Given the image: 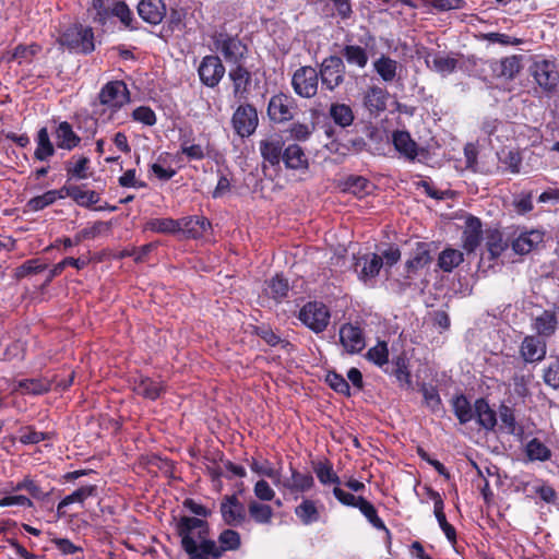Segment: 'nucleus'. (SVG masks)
Listing matches in <instances>:
<instances>
[{"mask_svg": "<svg viewBox=\"0 0 559 559\" xmlns=\"http://www.w3.org/2000/svg\"><path fill=\"white\" fill-rule=\"evenodd\" d=\"M191 526L186 532L188 537L194 538L198 544V550L204 555L212 556L213 559H218L227 550H236L240 547V535L234 530H224L218 536V543L209 539V524L206 521L192 518L182 516L176 524V532L181 538V530Z\"/></svg>", "mask_w": 559, "mask_h": 559, "instance_id": "1", "label": "nucleus"}, {"mask_svg": "<svg viewBox=\"0 0 559 559\" xmlns=\"http://www.w3.org/2000/svg\"><path fill=\"white\" fill-rule=\"evenodd\" d=\"M59 44L75 53L88 55L95 49L94 32L90 26L73 24L58 39Z\"/></svg>", "mask_w": 559, "mask_h": 559, "instance_id": "2", "label": "nucleus"}, {"mask_svg": "<svg viewBox=\"0 0 559 559\" xmlns=\"http://www.w3.org/2000/svg\"><path fill=\"white\" fill-rule=\"evenodd\" d=\"M214 50L219 52L227 63L240 64L248 55V46L237 35L227 32H214L211 35Z\"/></svg>", "mask_w": 559, "mask_h": 559, "instance_id": "3", "label": "nucleus"}, {"mask_svg": "<svg viewBox=\"0 0 559 559\" xmlns=\"http://www.w3.org/2000/svg\"><path fill=\"white\" fill-rule=\"evenodd\" d=\"M345 63L342 57L329 56L320 63L318 71L321 84L329 91H334L345 80Z\"/></svg>", "mask_w": 559, "mask_h": 559, "instance_id": "4", "label": "nucleus"}, {"mask_svg": "<svg viewBox=\"0 0 559 559\" xmlns=\"http://www.w3.org/2000/svg\"><path fill=\"white\" fill-rule=\"evenodd\" d=\"M330 318L328 307L319 301H309L299 311V320L314 333L323 332Z\"/></svg>", "mask_w": 559, "mask_h": 559, "instance_id": "5", "label": "nucleus"}, {"mask_svg": "<svg viewBox=\"0 0 559 559\" xmlns=\"http://www.w3.org/2000/svg\"><path fill=\"white\" fill-rule=\"evenodd\" d=\"M319 84L318 71L311 66L297 69L292 78V86L297 95L311 98L317 95Z\"/></svg>", "mask_w": 559, "mask_h": 559, "instance_id": "6", "label": "nucleus"}, {"mask_svg": "<svg viewBox=\"0 0 559 559\" xmlns=\"http://www.w3.org/2000/svg\"><path fill=\"white\" fill-rule=\"evenodd\" d=\"M296 110L295 98L284 93L273 95L267 105L269 118L276 123L292 120L295 117Z\"/></svg>", "mask_w": 559, "mask_h": 559, "instance_id": "7", "label": "nucleus"}, {"mask_svg": "<svg viewBox=\"0 0 559 559\" xmlns=\"http://www.w3.org/2000/svg\"><path fill=\"white\" fill-rule=\"evenodd\" d=\"M225 67L221 58L216 55H207L202 58L198 74L200 81L207 87H215L219 84L225 74Z\"/></svg>", "mask_w": 559, "mask_h": 559, "instance_id": "8", "label": "nucleus"}, {"mask_svg": "<svg viewBox=\"0 0 559 559\" xmlns=\"http://www.w3.org/2000/svg\"><path fill=\"white\" fill-rule=\"evenodd\" d=\"M98 99L102 105L118 109L130 102V93L123 81H110L102 87Z\"/></svg>", "mask_w": 559, "mask_h": 559, "instance_id": "9", "label": "nucleus"}, {"mask_svg": "<svg viewBox=\"0 0 559 559\" xmlns=\"http://www.w3.org/2000/svg\"><path fill=\"white\" fill-rule=\"evenodd\" d=\"M231 122L238 135L250 136L258 127V112L251 105H241L234 112Z\"/></svg>", "mask_w": 559, "mask_h": 559, "instance_id": "10", "label": "nucleus"}, {"mask_svg": "<svg viewBox=\"0 0 559 559\" xmlns=\"http://www.w3.org/2000/svg\"><path fill=\"white\" fill-rule=\"evenodd\" d=\"M532 74L537 84L547 92H552L559 81V73L552 61H536L532 66Z\"/></svg>", "mask_w": 559, "mask_h": 559, "instance_id": "11", "label": "nucleus"}, {"mask_svg": "<svg viewBox=\"0 0 559 559\" xmlns=\"http://www.w3.org/2000/svg\"><path fill=\"white\" fill-rule=\"evenodd\" d=\"M340 341L348 354L360 353L366 346L362 330L352 323H345L341 326Z\"/></svg>", "mask_w": 559, "mask_h": 559, "instance_id": "12", "label": "nucleus"}, {"mask_svg": "<svg viewBox=\"0 0 559 559\" xmlns=\"http://www.w3.org/2000/svg\"><path fill=\"white\" fill-rule=\"evenodd\" d=\"M547 345L545 340L536 335H527L520 346V355L527 364L539 362L546 357Z\"/></svg>", "mask_w": 559, "mask_h": 559, "instance_id": "13", "label": "nucleus"}, {"mask_svg": "<svg viewBox=\"0 0 559 559\" xmlns=\"http://www.w3.org/2000/svg\"><path fill=\"white\" fill-rule=\"evenodd\" d=\"M211 228V223L203 216H188L180 218V240H198Z\"/></svg>", "mask_w": 559, "mask_h": 559, "instance_id": "14", "label": "nucleus"}, {"mask_svg": "<svg viewBox=\"0 0 559 559\" xmlns=\"http://www.w3.org/2000/svg\"><path fill=\"white\" fill-rule=\"evenodd\" d=\"M139 16L150 25H158L166 16V4L163 0H141L136 7Z\"/></svg>", "mask_w": 559, "mask_h": 559, "instance_id": "15", "label": "nucleus"}, {"mask_svg": "<svg viewBox=\"0 0 559 559\" xmlns=\"http://www.w3.org/2000/svg\"><path fill=\"white\" fill-rule=\"evenodd\" d=\"M425 62L428 69L442 76L453 73L459 66V60L455 58L454 53H444L441 51L427 53Z\"/></svg>", "mask_w": 559, "mask_h": 559, "instance_id": "16", "label": "nucleus"}, {"mask_svg": "<svg viewBox=\"0 0 559 559\" xmlns=\"http://www.w3.org/2000/svg\"><path fill=\"white\" fill-rule=\"evenodd\" d=\"M289 469L290 476H280V481H276L277 487L285 488L290 492H305L313 487L314 480L311 474L300 473L292 466L289 467Z\"/></svg>", "mask_w": 559, "mask_h": 559, "instance_id": "17", "label": "nucleus"}, {"mask_svg": "<svg viewBox=\"0 0 559 559\" xmlns=\"http://www.w3.org/2000/svg\"><path fill=\"white\" fill-rule=\"evenodd\" d=\"M221 513L224 522L230 526L241 524L246 516L243 504L234 495L223 499Z\"/></svg>", "mask_w": 559, "mask_h": 559, "instance_id": "18", "label": "nucleus"}, {"mask_svg": "<svg viewBox=\"0 0 559 559\" xmlns=\"http://www.w3.org/2000/svg\"><path fill=\"white\" fill-rule=\"evenodd\" d=\"M559 320L555 311L543 310L535 316L532 321V329L536 332V336L548 338L552 336L558 329Z\"/></svg>", "mask_w": 559, "mask_h": 559, "instance_id": "19", "label": "nucleus"}, {"mask_svg": "<svg viewBox=\"0 0 559 559\" xmlns=\"http://www.w3.org/2000/svg\"><path fill=\"white\" fill-rule=\"evenodd\" d=\"M392 143L394 148L407 160L414 162L418 154V144L413 140L409 132L396 130L392 133Z\"/></svg>", "mask_w": 559, "mask_h": 559, "instance_id": "20", "label": "nucleus"}, {"mask_svg": "<svg viewBox=\"0 0 559 559\" xmlns=\"http://www.w3.org/2000/svg\"><path fill=\"white\" fill-rule=\"evenodd\" d=\"M228 76L233 82L235 97L246 98L251 84V72L240 63L229 70Z\"/></svg>", "mask_w": 559, "mask_h": 559, "instance_id": "21", "label": "nucleus"}, {"mask_svg": "<svg viewBox=\"0 0 559 559\" xmlns=\"http://www.w3.org/2000/svg\"><path fill=\"white\" fill-rule=\"evenodd\" d=\"M284 142L281 138H272L260 141L259 148L264 162L271 166H280L283 160Z\"/></svg>", "mask_w": 559, "mask_h": 559, "instance_id": "22", "label": "nucleus"}, {"mask_svg": "<svg viewBox=\"0 0 559 559\" xmlns=\"http://www.w3.org/2000/svg\"><path fill=\"white\" fill-rule=\"evenodd\" d=\"M485 250L480 251V259L484 261L485 259L493 260L498 257L502 255V263L512 262L514 263L516 260L513 259L514 255H524L530 252V248L526 247H484Z\"/></svg>", "mask_w": 559, "mask_h": 559, "instance_id": "23", "label": "nucleus"}, {"mask_svg": "<svg viewBox=\"0 0 559 559\" xmlns=\"http://www.w3.org/2000/svg\"><path fill=\"white\" fill-rule=\"evenodd\" d=\"M389 94L377 85L370 86L364 95V105L372 115H378L386 109Z\"/></svg>", "mask_w": 559, "mask_h": 559, "instance_id": "24", "label": "nucleus"}, {"mask_svg": "<svg viewBox=\"0 0 559 559\" xmlns=\"http://www.w3.org/2000/svg\"><path fill=\"white\" fill-rule=\"evenodd\" d=\"M55 138L57 146L67 151L73 150L81 142V138L73 131L72 126L67 121L59 123L55 131Z\"/></svg>", "mask_w": 559, "mask_h": 559, "instance_id": "25", "label": "nucleus"}, {"mask_svg": "<svg viewBox=\"0 0 559 559\" xmlns=\"http://www.w3.org/2000/svg\"><path fill=\"white\" fill-rule=\"evenodd\" d=\"M283 162L289 169H307L308 158L298 144H289L283 152Z\"/></svg>", "mask_w": 559, "mask_h": 559, "instance_id": "26", "label": "nucleus"}, {"mask_svg": "<svg viewBox=\"0 0 559 559\" xmlns=\"http://www.w3.org/2000/svg\"><path fill=\"white\" fill-rule=\"evenodd\" d=\"M475 417L480 427L486 430H493L497 425V415L484 399L475 401Z\"/></svg>", "mask_w": 559, "mask_h": 559, "instance_id": "27", "label": "nucleus"}, {"mask_svg": "<svg viewBox=\"0 0 559 559\" xmlns=\"http://www.w3.org/2000/svg\"><path fill=\"white\" fill-rule=\"evenodd\" d=\"M430 497L433 499V512L441 530L444 532L447 538L450 542H454L456 533L454 527L447 521L445 514L443 512L444 504L442 498L436 491H430Z\"/></svg>", "mask_w": 559, "mask_h": 559, "instance_id": "28", "label": "nucleus"}, {"mask_svg": "<svg viewBox=\"0 0 559 559\" xmlns=\"http://www.w3.org/2000/svg\"><path fill=\"white\" fill-rule=\"evenodd\" d=\"M399 63L396 60L382 55L373 62V69L384 82H392L397 75Z\"/></svg>", "mask_w": 559, "mask_h": 559, "instance_id": "29", "label": "nucleus"}, {"mask_svg": "<svg viewBox=\"0 0 559 559\" xmlns=\"http://www.w3.org/2000/svg\"><path fill=\"white\" fill-rule=\"evenodd\" d=\"M341 55L349 66H355L358 69H364L368 63L367 50L358 45H345Z\"/></svg>", "mask_w": 559, "mask_h": 559, "instance_id": "30", "label": "nucleus"}, {"mask_svg": "<svg viewBox=\"0 0 559 559\" xmlns=\"http://www.w3.org/2000/svg\"><path fill=\"white\" fill-rule=\"evenodd\" d=\"M520 60L516 56H511L492 63L491 69L498 78L513 79L520 71Z\"/></svg>", "mask_w": 559, "mask_h": 559, "instance_id": "31", "label": "nucleus"}, {"mask_svg": "<svg viewBox=\"0 0 559 559\" xmlns=\"http://www.w3.org/2000/svg\"><path fill=\"white\" fill-rule=\"evenodd\" d=\"M463 245H479L483 239V225L478 217L468 215L463 230Z\"/></svg>", "mask_w": 559, "mask_h": 559, "instance_id": "32", "label": "nucleus"}, {"mask_svg": "<svg viewBox=\"0 0 559 559\" xmlns=\"http://www.w3.org/2000/svg\"><path fill=\"white\" fill-rule=\"evenodd\" d=\"M111 14L117 17L120 23L130 31L139 29V23L133 16L132 11L123 1H115L111 3Z\"/></svg>", "mask_w": 559, "mask_h": 559, "instance_id": "33", "label": "nucleus"}, {"mask_svg": "<svg viewBox=\"0 0 559 559\" xmlns=\"http://www.w3.org/2000/svg\"><path fill=\"white\" fill-rule=\"evenodd\" d=\"M289 292L288 281L280 275L272 277L265 283L264 293L276 302L285 299Z\"/></svg>", "mask_w": 559, "mask_h": 559, "instance_id": "34", "label": "nucleus"}, {"mask_svg": "<svg viewBox=\"0 0 559 559\" xmlns=\"http://www.w3.org/2000/svg\"><path fill=\"white\" fill-rule=\"evenodd\" d=\"M37 147L34 156L38 160H46L55 154V147L50 141L47 128L39 129L37 133Z\"/></svg>", "mask_w": 559, "mask_h": 559, "instance_id": "35", "label": "nucleus"}, {"mask_svg": "<svg viewBox=\"0 0 559 559\" xmlns=\"http://www.w3.org/2000/svg\"><path fill=\"white\" fill-rule=\"evenodd\" d=\"M453 412L461 424H466L475 417V405L472 406L464 395L453 399Z\"/></svg>", "mask_w": 559, "mask_h": 559, "instance_id": "36", "label": "nucleus"}, {"mask_svg": "<svg viewBox=\"0 0 559 559\" xmlns=\"http://www.w3.org/2000/svg\"><path fill=\"white\" fill-rule=\"evenodd\" d=\"M90 158L86 156L78 157L76 162L68 160L64 168L69 179H86L88 177L87 170L90 168Z\"/></svg>", "mask_w": 559, "mask_h": 559, "instance_id": "37", "label": "nucleus"}, {"mask_svg": "<svg viewBox=\"0 0 559 559\" xmlns=\"http://www.w3.org/2000/svg\"><path fill=\"white\" fill-rule=\"evenodd\" d=\"M295 514L305 525H309L319 520V511L314 502L309 499H305L299 506L296 507Z\"/></svg>", "mask_w": 559, "mask_h": 559, "instance_id": "38", "label": "nucleus"}, {"mask_svg": "<svg viewBox=\"0 0 559 559\" xmlns=\"http://www.w3.org/2000/svg\"><path fill=\"white\" fill-rule=\"evenodd\" d=\"M545 241V231L542 229L518 228L516 238L512 245H540Z\"/></svg>", "mask_w": 559, "mask_h": 559, "instance_id": "39", "label": "nucleus"}, {"mask_svg": "<svg viewBox=\"0 0 559 559\" xmlns=\"http://www.w3.org/2000/svg\"><path fill=\"white\" fill-rule=\"evenodd\" d=\"M330 116L341 127H348L354 121L353 110L345 104H333L330 108Z\"/></svg>", "mask_w": 559, "mask_h": 559, "instance_id": "40", "label": "nucleus"}, {"mask_svg": "<svg viewBox=\"0 0 559 559\" xmlns=\"http://www.w3.org/2000/svg\"><path fill=\"white\" fill-rule=\"evenodd\" d=\"M163 386L159 382L151 380L148 378L141 379L134 386L136 394L155 400L160 395Z\"/></svg>", "mask_w": 559, "mask_h": 559, "instance_id": "41", "label": "nucleus"}, {"mask_svg": "<svg viewBox=\"0 0 559 559\" xmlns=\"http://www.w3.org/2000/svg\"><path fill=\"white\" fill-rule=\"evenodd\" d=\"M96 489L97 488L94 485L83 486V487L76 489L71 495H68L67 497H64L59 502L58 511H60L62 508L71 504V503H74V502L82 503V502H84L85 499H87L88 497H92V496H94L96 493Z\"/></svg>", "mask_w": 559, "mask_h": 559, "instance_id": "42", "label": "nucleus"}, {"mask_svg": "<svg viewBox=\"0 0 559 559\" xmlns=\"http://www.w3.org/2000/svg\"><path fill=\"white\" fill-rule=\"evenodd\" d=\"M463 261V253L459 250L448 247L439 255V266L444 272H450Z\"/></svg>", "mask_w": 559, "mask_h": 559, "instance_id": "43", "label": "nucleus"}, {"mask_svg": "<svg viewBox=\"0 0 559 559\" xmlns=\"http://www.w3.org/2000/svg\"><path fill=\"white\" fill-rule=\"evenodd\" d=\"M357 266L361 267L365 277H373L382 267V258L378 254L362 257L358 260Z\"/></svg>", "mask_w": 559, "mask_h": 559, "instance_id": "44", "label": "nucleus"}, {"mask_svg": "<svg viewBox=\"0 0 559 559\" xmlns=\"http://www.w3.org/2000/svg\"><path fill=\"white\" fill-rule=\"evenodd\" d=\"M250 516L260 524H269L273 516V510L267 504L251 501L248 506Z\"/></svg>", "mask_w": 559, "mask_h": 559, "instance_id": "45", "label": "nucleus"}, {"mask_svg": "<svg viewBox=\"0 0 559 559\" xmlns=\"http://www.w3.org/2000/svg\"><path fill=\"white\" fill-rule=\"evenodd\" d=\"M526 454L531 461H547L551 451L538 439H532L526 445Z\"/></svg>", "mask_w": 559, "mask_h": 559, "instance_id": "46", "label": "nucleus"}, {"mask_svg": "<svg viewBox=\"0 0 559 559\" xmlns=\"http://www.w3.org/2000/svg\"><path fill=\"white\" fill-rule=\"evenodd\" d=\"M360 510V512L366 516V519L378 530H384L388 532L383 521L378 516L377 510L369 501L365 498H361L356 506Z\"/></svg>", "mask_w": 559, "mask_h": 559, "instance_id": "47", "label": "nucleus"}, {"mask_svg": "<svg viewBox=\"0 0 559 559\" xmlns=\"http://www.w3.org/2000/svg\"><path fill=\"white\" fill-rule=\"evenodd\" d=\"M366 358L379 367H383L389 361V349L385 342H378L377 345L369 348Z\"/></svg>", "mask_w": 559, "mask_h": 559, "instance_id": "48", "label": "nucleus"}, {"mask_svg": "<svg viewBox=\"0 0 559 559\" xmlns=\"http://www.w3.org/2000/svg\"><path fill=\"white\" fill-rule=\"evenodd\" d=\"M394 369L392 373L395 376L401 385H405L406 388H411V374L407 369V361L403 355H400L393 359Z\"/></svg>", "mask_w": 559, "mask_h": 559, "instance_id": "49", "label": "nucleus"}, {"mask_svg": "<svg viewBox=\"0 0 559 559\" xmlns=\"http://www.w3.org/2000/svg\"><path fill=\"white\" fill-rule=\"evenodd\" d=\"M314 473L317 474L320 483L323 485L340 484L338 476L333 472L332 465L328 461L319 462L314 466Z\"/></svg>", "mask_w": 559, "mask_h": 559, "instance_id": "50", "label": "nucleus"}, {"mask_svg": "<svg viewBox=\"0 0 559 559\" xmlns=\"http://www.w3.org/2000/svg\"><path fill=\"white\" fill-rule=\"evenodd\" d=\"M424 396V402L432 412H437L441 407V399L436 386L424 383L420 388Z\"/></svg>", "mask_w": 559, "mask_h": 559, "instance_id": "51", "label": "nucleus"}, {"mask_svg": "<svg viewBox=\"0 0 559 559\" xmlns=\"http://www.w3.org/2000/svg\"><path fill=\"white\" fill-rule=\"evenodd\" d=\"M91 10L94 12L93 20L100 25H105L107 20L112 16L111 4L106 5L104 0H92Z\"/></svg>", "mask_w": 559, "mask_h": 559, "instance_id": "52", "label": "nucleus"}, {"mask_svg": "<svg viewBox=\"0 0 559 559\" xmlns=\"http://www.w3.org/2000/svg\"><path fill=\"white\" fill-rule=\"evenodd\" d=\"M325 381L337 393L344 394L346 396L350 395V388L345 378L341 374L331 371L326 374Z\"/></svg>", "mask_w": 559, "mask_h": 559, "instance_id": "53", "label": "nucleus"}, {"mask_svg": "<svg viewBox=\"0 0 559 559\" xmlns=\"http://www.w3.org/2000/svg\"><path fill=\"white\" fill-rule=\"evenodd\" d=\"M58 199L57 190H50L28 201V206L34 211L43 210Z\"/></svg>", "mask_w": 559, "mask_h": 559, "instance_id": "54", "label": "nucleus"}, {"mask_svg": "<svg viewBox=\"0 0 559 559\" xmlns=\"http://www.w3.org/2000/svg\"><path fill=\"white\" fill-rule=\"evenodd\" d=\"M313 128L310 124L294 122L287 129V132L294 140L306 141L312 133Z\"/></svg>", "mask_w": 559, "mask_h": 559, "instance_id": "55", "label": "nucleus"}, {"mask_svg": "<svg viewBox=\"0 0 559 559\" xmlns=\"http://www.w3.org/2000/svg\"><path fill=\"white\" fill-rule=\"evenodd\" d=\"M47 438V433L36 431L33 427H25L21 429L20 442L23 444H36Z\"/></svg>", "mask_w": 559, "mask_h": 559, "instance_id": "56", "label": "nucleus"}, {"mask_svg": "<svg viewBox=\"0 0 559 559\" xmlns=\"http://www.w3.org/2000/svg\"><path fill=\"white\" fill-rule=\"evenodd\" d=\"M544 382L552 389L559 388V361H551L544 370Z\"/></svg>", "mask_w": 559, "mask_h": 559, "instance_id": "57", "label": "nucleus"}, {"mask_svg": "<svg viewBox=\"0 0 559 559\" xmlns=\"http://www.w3.org/2000/svg\"><path fill=\"white\" fill-rule=\"evenodd\" d=\"M132 118L135 121L142 122L146 126H153L156 123L155 112L146 106H140L135 108L132 112Z\"/></svg>", "mask_w": 559, "mask_h": 559, "instance_id": "58", "label": "nucleus"}, {"mask_svg": "<svg viewBox=\"0 0 559 559\" xmlns=\"http://www.w3.org/2000/svg\"><path fill=\"white\" fill-rule=\"evenodd\" d=\"M152 226L155 230H157L159 233L179 234L180 218L179 219H173V218L156 219L152 224Z\"/></svg>", "mask_w": 559, "mask_h": 559, "instance_id": "59", "label": "nucleus"}, {"mask_svg": "<svg viewBox=\"0 0 559 559\" xmlns=\"http://www.w3.org/2000/svg\"><path fill=\"white\" fill-rule=\"evenodd\" d=\"M39 47L37 45H19L14 48L12 53V59L17 60L20 63L23 61H28L31 58L37 53Z\"/></svg>", "mask_w": 559, "mask_h": 559, "instance_id": "60", "label": "nucleus"}, {"mask_svg": "<svg viewBox=\"0 0 559 559\" xmlns=\"http://www.w3.org/2000/svg\"><path fill=\"white\" fill-rule=\"evenodd\" d=\"M19 386L22 390H24L25 393H31V394H41L49 390V386L47 383H44L39 380H34V379L22 380V381H20Z\"/></svg>", "mask_w": 559, "mask_h": 559, "instance_id": "61", "label": "nucleus"}, {"mask_svg": "<svg viewBox=\"0 0 559 559\" xmlns=\"http://www.w3.org/2000/svg\"><path fill=\"white\" fill-rule=\"evenodd\" d=\"M251 469L259 475L272 478L275 485L276 481H280V472L273 468L269 463H259L257 461H253L251 464Z\"/></svg>", "mask_w": 559, "mask_h": 559, "instance_id": "62", "label": "nucleus"}, {"mask_svg": "<svg viewBox=\"0 0 559 559\" xmlns=\"http://www.w3.org/2000/svg\"><path fill=\"white\" fill-rule=\"evenodd\" d=\"M180 150L191 160H201L205 157L204 150L200 144H189L188 141H183Z\"/></svg>", "mask_w": 559, "mask_h": 559, "instance_id": "63", "label": "nucleus"}, {"mask_svg": "<svg viewBox=\"0 0 559 559\" xmlns=\"http://www.w3.org/2000/svg\"><path fill=\"white\" fill-rule=\"evenodd\" d=\"M253 491L255 497L262 501H271L275 496L274 490L264 479L255 483Z\"/></svg>", "mask_w": 559, "mask_h": 559, "instance_id": "64", "label": "nucleus"}]
</instances>
